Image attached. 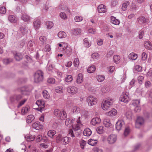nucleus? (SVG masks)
I'll use <instances>...</instances> for the list:
<instances>
[{
    "label": "nucleus",
    "mask_w": 152,
    "mask_h": 152,
    "mask_svg": "<svg viewBox=\"0 0 152 152\" xmlns=\"http://www.w3.org/2000/svg\"><path fill=\"white\" fill-rule=\"evenodd\" d=\"M104 127L103 126H99L97 128L96 131L97 132L100 134H102L104 132L103 129Z\"/></svg>",
    "instance_id": "obj_41"
},
{
    "label": "nucleus",
    "mask_w": 152,
    "mask_h": 152,
    "mask_svg": "<svg viewBox=\"0 0 152 152\" xmlns=\"http://www.w3.org/2000/svg\"><path fill=\"white\" fill-rule=\"evenodd\" d=\"M8 20L11 23H15L17 21L15 17L13 15H10L8 18Z\"/></svg>",
    "instance_id": "obj_34"
},
{
    "label": "nucleus",
    "mask_w": 152,
    "mask_h": 152,
    "mask_svg": "<svg viewBox=\"0 0 152 152\" xmlns=\"http://www.w3.org/2000/svg\"><path fill=\"white\" fill-rule=\"evenodd\" d=\"M84 44L86 47L87 48H89L91 45V44H90L89 42L88 39L86 38L83 40Z\"/></svg>",
    "instance_id": "obj_45"
},
{
    "label": "nucleus",
    "mask_w": 152,
    "mask_h": 152,
    "mask_svg": "<svg viewBox=\"0 0 152 152\" xmlns=\"http://www.w3.org/2000/svg\"><path fill=\"white\" fill-rule=\"evenodd\" d=\"M147 55L146 53L144 52H143L142 54V60L144 61L146 60Z\"/></svg>",
    "instance_id": "obj_60"
},
{
    "label": "nucleus",
    "mask_w": 152,
    "mask_h": 152,
    "mask_svg": "<svg viewBox=\"0 0 152 152\" xmlns=\"http://www.w3.org/2000/svg\"><path fill=\"white\" fill-rule=\"evenodd\" d=\"M31 90L32 89L31 88H28L27 87H25L24 88H23L22 91H23L27 92V93L25 94H27L31 91Z\"/></svg>",
    "instance_id": "obj_52"
},
{
    "label": "nucleus",
    "mask_w": 152,
    "mask_h": 152,
    "mask_svg": "<svg viewBox=\"0 0 152 152\" xmlns=\"http://www.w3.org/2000/svg\"><path fill=\"white\" fill-rule=\"evenodd\" d=\"M117 140V136L115 134H111L109 135L107 138L108 143L110 144H114Z\"/></svg>",
    "instance_id": "obj_5"
},
{
    "label": "nucleus",
    "mask_w": 152,
    "mask_h": 152,
    "mask_svg": "<svg viewBox=\"0 0 152 152\" xmlns=\"http://www.w3.org/2000/svg\"><path fill=\"white\" fill-rule=\"evenodd\" d=\"M86 143V141L83 140H82L80 141V144L81 147L82 149L84 148V146H85Z\"/></svg>",
    "instance_id": "obj_58"
},
{
    "label": "nucleus",
    "mask_w": 152,
    "mask_h": 152,
    "mask_svg": "<svg viewBox=\"0 0 152 152\" xmlns=\"http://www.w3.org/2000/svg\"><path fill=\"white\" fill-rule=\"evenodd\" d=\"M63 91V88L62 86H58L56 88L55 91L58 93H62Z\"/></svg>",
    "instance_id": "obj_44"
},
{
    "label": "nucleus",
    "mask_w": 152,
    "mask_h": 152,
    "mask_svg": "<svg viewBox=\"0 0 152 152\" xmlns=\"http://www.w3.org/2000/svg\"><path fill=\"white\" fill-rule=\"evenodd\" d=\"M125 115L127 118L129 119H132L133 117V115L131 110H129L125 114Z\"/></svg>",
    "instance_id": "obj_39"
},
{
    "label": "nucleus",
    "mask_w": 152,
    "mask_h": 152,
    "mask_svg": "<svg viewBox=\"0 0 152 152\" xmlns=\"http://www.w3.org/2000/svg\"><path fill=\"white\" fill-rule=\"evenodd\" d=\"M36 104L38 106L39 109H40L39 110V111L42 112L44 109V102L40 100H38L36 102Z\"/></svg>",
    "instance_id": "obj_10"
},
{
    "label": "nucleus",
    "mask_w": 152,
    "mask_h": 152,
    "mask_svg": "<svg viewBox=\"0 0 152 152\" xmlns=\"http://www.w3.org/2000/svg\"><path fill=\"white\" fill-rule=\"evenodd\" d=\"M28 28L25 25H23L21 26L20 29L19 31L20 34V37L23 36L25 34L27 33Z\"/></svg>",
    "instance_id": "obj_9"
},
{
    "label": "nucleus",
    "mask_w": 152,
    "mask_h": 152,
    "mask_svg": "<svg viewBox=\"0 0 152 152\" xmlns=\"http://www.w3.org/2000/svg\"><path fill=\"white\" fill-rule=\"evenodd\" d=\"M113 60L114 62L116 63H118L120 60V57L118 55H115L113 56Z\"/></svg>",
    "instance_id": "obj_49"
},
{
    "label": "nucleus",
    "mask_w": 152,
    "mask_h": 152,
    "mask_svg": "<svg viewBox=\"0 0 152 152\" xmlns=\"http://www.w3.org/2000/svg\"><path fill=\"white\" fill-rule=\"evenodd\" d=\"M46 25L47 28L48 29L51 28L53 26V23L52 22H48L46 23Z\"/></svg>",
    "instance_id": "obj_53"
},
{
    "label": "nucleus",
    "mask_w": 152,
    "mask_h": 152,
    "mask_svg": "<svg viewBox=\"0 0 152 152\" xmlns=\"http://www.w3.org/2000/svg\"><path fill=\"white\" fill-rule=\"evenodd\" d=\"M30 110V107L27 106L23 107L21 110V113L22 115H24L27 113Z\"/></svg>",
    "instance_id": "obj_19"
},
{
    "label": "nucleus",
    "mask_w": 152,
    "mask_h": 152,
    "mask_svg": "<svg viewBox=\"0 0 152 152\" xmlns=\"http://www.w3.org/2000/svg\"><path fill=\"white\" fill-rule=\"evenodd\" d=\"M140 102V100H133L132 104L134 106H139Z\"/></svg>",
    "instance_id": "obj_55"
},
{
    "label": "nucleus",
    "mask_w": 152,
    "mask_h": 152,
    "mask_svg": "<svg viewBox=\"0 0 152 152\" xmlns=\"http://www.w3.org/2000/svg\"><path fill=\"white\" fill-rule=\"evenodd\" d=\"M114 99L110 98H108L106 100L103 101L102 103V107L104 110H107L112 105Z\"/></svg>",
    "instance_id": "obj_2"
},
{
    "label": "nucleus",
    "mask_w": 152,
    "mask_h": 152,
    "mask_svg": "<svg viewBox=\"0 0 152 152\" xmlns=\"http://www.w3.org/2000/svg\"><path fill=\"white\" fill-rule=\"evenodd\" d=\"M6 9L5 7H1L0 8V13L1 14H4L6 12Z\"/></svg>",
    "instance_id": "obj_62"
},
{
    "label": "nucleus",
    "mask_w": 152,
    "mask_h": 152,
    "mask_svg": "<svg viewBox=\"0 0 152 152\" xmlns=\"http://www.w3.org/2000/svg\"><path fill=\"white\" fill-rule=\"evenodd\" d=\"M22 98L23 96L22 95L15 94L10 97V100L12 103H17L19 102L17 105V107L19 108L24 104L27 100V99H24L20 101Z\"/></svg>",
    "instance_id": "obj_1"
},
{
    "label": "nucleus",
    "mask_w": 152,
    "mask_h": 152,
    "mask_svg": "<svg viewBox=\"0 0 152 152\" xmlns=\"http://www.w3.org/2000/svg\"><path fill=\"white\" fill-rule=\"evenodd\" d=\"M59 117L62 120H64L66 119L67 118V115L66 112L64 111H62Z\"/></svg>",
    "instance_id": "obj_37"
},
{
    "label": "nucleus",
    "mask_w": 152,
    "mask_h": 152,
    "mask_svg": "<svg viewBox=\"0 0 152 152\" xmlns=\"http://www.w3.org/2000/svg\"><path fill=\"white\" fill-rule=\"evenodd\" d=\"M32 127L38 130L42 128V125L39 122L37 121L32 124Z\"/></svg>",
    "instance_id": "obj_13"
},
{
    "label": "nucleus",
    "mask_w": 152,
    "mask_h": 152,
    "mask_svg": "<svg viewBox=\"0 0 152 152\" xmlns=\"http://www.w3.org/2000/svg\"><path fill=\"white\" fill-rule=\"evenodd\" d=\"M70 138L67 137H63L61 143L64 145L67 144H68L69 142Z\"/></svg>",
    "instance_id": "obj_26"
},
{
    "label": "nucleus",
    "mask_w": 152,
    "mask_h": 152,
    "mask_svg": "<svg viewBox=\"0 0 152 152\" xmlns=\"http://www.w3.org/2000/svg\"><path fill=\"white\" fill-rule=\"evenodd\" d=\"M25 137L26 140L28 141H33L35 138L34 136L28 134L26 135Z\"/></svg>",
    "instance_id": "obj_30"
},
{
    "label": "nucleus",
    "mask_w": 152,
    "mask_h": 152,
    "mask_svg": "<svg viewBox=\"0 0 152 152\" xmlns=\"http://www.w3.org/2000/svg\"><path fill=\"white\" fill-rule=\"evenodd\" d=\"M3 61V63L4 64L7 65L12 62V60L10 58H6L4 59Z\"/></svg>",
    "instance_id": "obj_48"
},
{
    "label": "nucleus",
    "mask_w": 152,
    "mask_h": 152,
    "mask_svg": "<svg viewBox=\"0 0 152 152\" xmlns=\"http://www.w3.org/2000/svg\"><path fill=\"white\" fill-rule=\"evenodd\" d=\"M74 120V119L72 118H69L67 119L65 122L66 126L68 127L72 126Z\"/></svg>",
    "instance_id": "obj_12"
},
{
    "label": "nucleus",
    "mask_w": 152,
    "mask_h": 152,
    "mask_svg": "<svg viewBox=\"0 0 152 152\" xmlns=\"http://www.w3.org/2000/svg\"><path fill=\"white\" fill-rule=\"evenodd\" d=\"M71 32L72 35L76 36L80 35L81 31V29L77 28L72 30Z\"/></svg>",
    "instance_id": "obj_14"
},
{
    "label": "nucleus",
    "mask_w": 152,
    "mask_h": 152,
    "mask_svg": "<svg viewBox=\"0 0 152 152\" xmlns=\"http://www.w3.org/2000/svg\"><path fill=\"white\" fill-rule=\"evenodd\" d=\"M130 100L129 94L127 92L124 94V103L129 102Z\"/></svg>",
    "instance_id": "obj_43"
},
{
    "label": "nucleus",
    "mask_w": 152,
    "mask_h": 152,
    "mask_svg": "<svg viewBox=\"0 0 152 152\" xmlns=\"http://www.w3.org/2000/svg\"><path fill=\"white\" fill-rule=\"evenodd\" d=\"M111 22L113 24L115 25H118L120 23V21L116 19V18L113 16H112L111 18Z\"/></svg>",
    "instance_id": "obj_22"
},
{
    "label": "nucleus",
    "mask_w": 152,
    "mask_h": 152,
    "mask_svg": "<svg viewBox=\"0 0 152 152\" xmlns=\"http://www.w3.org/2000/svg\"><path fill=\"white\" fill-rule=\"evenodd\" d=\"M96 70V67L94 66H90L87 69V71L89 73H91L94 72Z\"/></svg>",
    "instance_id": "obj_38"
},
{
    "label": "nucleus",
    "mask_w": 152,
    "mask_h": 152,
    "mask_svg": "<svg viewBox=\"0 0 152 152\" xmlns=\"http://www.w3.org/2000/svg\"><path fill=\"white\" fill-rule=\"evenodd\" d=\"M144 46L147 49L151 50L152 49V44L149 41H145L144 42Z\"/></svg>",
    "instance_id": "obj_18"
},
{
    "label": "nucleus",
    "mask_w": 152,
    "mask_h": 152,
    "mask_svg": "<svg viewBox=\"0 0 152 152\" xmlns=\"http://www.w3.org/2000/svg\"><path fill=\"white\" fill-rule=\"evenodd\" d=\"M92 133L91 131V129L89 128H86L84 130L83 134V135L86 136H90Z\"/></svg>",
    "instance_id": "obj_24"
},
{
    "label": "nucleus",
    "mask_w": 152,
    "mask_h": 152,
    "mask_svg": "<svg viewBox=\"0 0 152 152\" xmlns=\"http://www.w3.org/2000/svg\"><path fill=\"white\" fill-rule=\"evenodd\" d=\"M47 82L48 83L53 84L55 83V79L53 78H49L47 80Z\"/></svg>",
    "instance_id": "obj_63"
},
{
    "label": "nucleus",
    "mask_w": 152,
    "mask_h": 152,
    "mask_svg": "<svg viewBox=\"0 0 152 152\" xmlns=\"http://www.w3.org/2000/svg\"><path fill=\"white\" fill-rule=\"evenodd\" d=\"M43 79V72L41 70L37 71L34 75V81L35 82L38 83L42 81Z\"/></svg>",
    "instance_id": "obj_3"
},
{
    "label": "nucleus",
    "mask_w": 152,
    "mask_h": 152,
    "mask_svg": "<svg viewBox=\"0 0 152 152\" xmlns=\"http://www.w3.org/2000/svg\"><path fill=\"white\" fill-rule=\"evenodd\" d=\"M34 116L32 115H28L27 117L26 122L28 123H30L34 119Z\"/></svg>",
    "instance_id": "obj_28"
},
{
    "label": "nucleus",
    "mask_w": 152,
    "mask_h": 152,
    "mask_svg": "<svg viewBox=\"0 0 152 152\" xmlns=\"http://www.w3.org/2000/svg\"><path fill=\"white\" fill-rule=\"evenodd\" d=\"M58 36L60 38H63L66 37V34L64 32L61 31L58 33Z\"/></svg>",
    "instance_id": "obj_35"
},
{
    "label": "nucleus",
    "mask_w": 152,
    "mask_h": 152,
    "mask_svg": "<svg viewBox=\"0 0 152 152\" xmlns=\"http://www.w3.org/2000/svg\"><path fill=\"white\" fill-rule=\"evenodd\" d=\"M83 82V75L81 73L78 74V76L76 80V82L77 84H80Z\"/></svg>",
    "instance_id": "obj_25"
},
{
    "label": "nucleus",
    "mask_w": 152,
    "mask_h": 152,
    "mask_svg": "<svg viewBox=\"0 0 152 152\" xmlns=\"http://www.w3.org/2000/svg\"><path fill=\"white\" fill-rule=\"evenodd\" d=\"M67 90L69 93L74 94L77 92V88L75 86H70L67 87Z\"/></svg>",
    "instance_id": "obj_7"
},
{
    "label": "nucleus",
    "mask_w": 152,
    "mask_h": 152,
    "mask_svg": "<svg viewBox=\"0 0 152 152\" xmlns=\"http://www.w3.org/2000/svg\"><path fill=\"white\" fill-rule=\"evenodd\" d=\"M74 20L76 22H79L83 20V18L81 16H76L75 17Z\"/></svg>",
    "instance_id": "obj_51"
},
{
    "label": "nucleus",
    "mask_w": 152,
    "mask_h": 152,
    "mask_svg": "<svg viewBox=\"0 0 152 152\" xmlns=\"http://www.w3.org/2000/svg\"><path fill=\"white\" fill-rule=\"evenodd\" d=\"M88 143L92 146H94L97 143V141L96 140L90 139L88 141Z\"/></svg>",
    "instance_id": "obj_40"
},
{
    "label": "nucleus",
    "mask_w": 152,
    "mask_h": 152,
    "mask_svg": "<svg viewBox=\"0 0 152 152\" xmlns=\"http://www.w3.org/2000/svg\"><path fill=\"white\" fill-rule=\"evenodd\" d=\"M107 114V115L109 116H114L117 114V111L115 109H113Z\"/></svg>",
    "instance_id": "obj_32"
},
{
    "label": "nucleus",
    "mask_w": 152,
    "mask_h": 152,
    "mask_svg": "<svg viewBox=\"0 0 152 152\" xmlns=\"http://www.w3.org/2000/svg\"><path fill=\"white\" fill-rule=\"evenodd\" d=\"M103 124L105 126V127H112L113 125L110 122V121L109 119H105L103 121Z\"/></svg>",
    "instance_id": "obj_17"
},
{
    "label": "nucleus",
    "mask_w": 152,
    "mask_h": 152,
    "mask_svg": "<svg viewBox=\"0 0 152 152\" xmlns=\"http://www.w3.org/2000/svg\"><path fill=\"white\" fill-rule=\"evenodd\" d=\"M138 19V22L140 24L146 23L148 20V19H147L145 17L143 16L139 17Z\"/></svg>",
    "instance_id": "obj_27"
},
{
    "label": "nucleus",
    "mask_w": 152,
    "mask_h": 152,
    "mask_svg": "<svg viewBox=\"0 0 152 152\" xmlns=\"http://www.w3.org/2000/svg\"><path fill=\"white\" fill-rule=\"evenodd\" d=\"M99 55L97 53H94L92 54L91 55V57L92 58L94 59H97L99 58Z\"/></svg>",
    "instance_id": "obj_57"
},
{
    "label": "nucleus",
    "mask_w": 152,
    "mask_h": 152,
    "mask_svg": "<svg viewBox=\"0 0 152 152\" xmlns=\"http://www.w3.org/2000/svg\"><path fill=\"white\" fill-rule=\"evenodd\" d=\"M79 64V61L78 58H76L75 59L74 61V64L75 67L78 66Z\"/></svg>",
    "instance_id": "obj_59"
},
{
    "label": "nucleus",
    "mask_w": 152,
    "mask_h": 152,
    "mask_svg": "<svg viewBox=\"0 0 152 152\" xmlns=\"http://www.w3.org/2000/svg\"><path fill=\"white\" fill-rule=\"evenodd\" d=\"M60 16L61 18L63 19H66L67 18V17L64 12L60 13Z\"/></svg>",
    "instance_id": "obj_64"
},
{
    "label": "nucleus",
    "mask_w": 152,
    "mask_h": 152,
    "mask_svg": "<svg viewBox=\"0 0 152 152\" xmlns=\"http://www.w3.org/2000/svg\"><path fill=\"white\" fill-rule=\"evenodd\" d=\"M86 101L88 105L91 106L96 103L97 99L95 97L92 96H90L87 98Z\"/></svg>",
    "instance_id": "obj_4"
},
{
    "label": "nucleus",
    "mask_w": 152,
    "mask_h": 152,
    "mask_svg": "<svg viewBox=\"0 0 152 152\" xmlns=\"http://www.w3.org/2000/svg\"><path fill=\"white\" fill-rule=\"evenodd\" d=\"M80 108L77 106H75L73 108V112L74 113L77 114L79 113L80 111Z\"/></svg>",
    "instance_id": "obj_47"
},
{
    "label": "nucleus",
    "mask_w": 152,
    "mask_h": 152,
    "mask_svg": "<svg viewBox=\"0 0 152 152\" xmlns=\"http://www.w3.org/2000/svg\"><path fill=\"white\" fill-rule=\"evenodd\" d=\"M137 54L134 53H132L129 54V57L130 59L132 60H135L137 58Z\"/></svg>",
    "instance_id": "obj_21"
},
{
    "label": "nucleus",
    "mask_w": 152,
    "mask_h": 152,
    "mask_svg": "<svg viewBox=\"0 0 152 152\" xmlns=\"http://www.w3.org/2000/svg\"><path fill=\"white\" fill-rule=\"evenodd\" d=\"M144 123L143 118L141 117L137 118L135 123V126L137 128H139L141 126H142Z\"/></svg>",
    "instance_id": "obj_6"
},
{
    "label": "nucleus",
    "mask_w": 152,
    "mask_h": 152,
    "mask_svg": "<svg viewBox=\"0 0 152 152\" xmlns=\"http://www.w3.org/2000/svg\"><path fill=\"white\" fill-rule=\"evenodd\" d=\"M135 69L136 71L140 72L142 71V67L140 65H137L135 66Z\"/></svg>",
    "instance_id": "obj_61"
},
{
    "label": "nucleus",
    "mask_w": 152,
    "mask_h": 152,
    "mask_svg": "<svg viewBox=\"0 0 152 152\" xmlns=\"http://www.w3.org/2000/svg\"><path fill=\"white\" fill-rule=\"evenodd\" d=\"M97 9L98 12L100 13H105L107 10L106 6L103 4L99 5Z\"/></svg>",
    "instance_id": "obj_8"
},
{
    "label": "nucleus",
    "mask_w": 152,
    "mask_h": 152,
    "mask_svg": "<svg viewBox=\"0 0 152 152\" xmlns=\"http://www.w3.org/2000/svg\"><path fill=\"white\" fill-rule=\"evenodd\" d=\"M63 137L60 134H58L56 137V140L58 142H61Z\"/></svg>",
    "instance_id": "obj_54"
},
{
    "label": "nucleus",
    "mask_w": 152,
    "mask_h": 152,
    "mask_svg": "<svg viewBox=\"0 0 152 152\" xmlns=\"http://www.w3.org/2000/svg\"><path fill=\"white\" fill-rule=\"evenodd\" d=\"M72 79V77L71 75H68L65 78V81L67 82H71Z\"/></svg>",
    "instance_id": "obj_56"
},
{
    "label": "nucleus",
    "mask_w": 152,
    "mask_h": 152,
    "mask_svg": "<svg viewBox=\"0 0 152 152\" xmlns=\"http://www.w3.org/2000/svg\"><path fill=\"white\" fill-rule=\"evenodd\" d=\"M80 117H79L78 118V119L76 121V122L77 124L76 125L74 126L72 125V128L73 129L74 131H76L79 130L80 129V125H81V122L80 120Z\"/></svg>",
    "instance_id": "obj_11"
},
{
    "label": "nucleus",
    "mask_w": 152,
    "mask_h": 152,
    "mask_svg": "<svg viewBox=\"0 0 152 152\" xmlns=\"http://www.w3.org/2000/svg\"><path fill=\"white\" fill-rule=\"evenodd\" d=\"M56 134V132L54 130H50L48 132V135L50 138H53L54 136Z\"/></svg>",
    "instance_id": "obj_33"
},
{
    "label": "nucleus",
    "mask_w": 152,
    "mask_h": 152,
    "mask_svg": "<svg viewBox=\"0 0 152 152\" xmlns=\"http://www.w3.org/2000/svg\"><path fill=\"white\" fill-rule=\"evenodd\" d=\"M14 57L17 61H19L22 59L23 56L20 53H17L15 55Z\"/></svg>",
    "instance_id": "obj_29"
},
{
    "label": "nucleus",
    "mask_w": 152,
    "mask_h": 152,
    "mask_svg": "<svg viewBox=\"0 0 152 152\" xmlns=\"http://www.w3.org/2000/svg\"><path fill=\"white\" fill-rule=\"evenodd\" d=\"M21 19L25 22H27L30 20V17L26 13L22 14Z\"/></svg>",
    "instance_id": "obj_31"
},
{
    "label": "nucleus",
    "mask_w": 152,
    "mask_h": 152,
    "mask_svg": "<svg viewBox=\"0 0 152 152\" xmlns=\"http://www.w3.org/2000/svg\"><path fill=\"white\" fill-rule=\"evenodd\" d=\"M61 112L57 109L54 110V113L55 115L57 117H59L61 115Z\"/></svg>",
    "instance_id": "obj_46"
},
{
    "label": "nucleus",
    "mask_w": 152,
    "mask_h": 152,
    "mask_svg": "<svg viewBox=\"0 0 152 152\" xmlns=\"http://www.w3.org/2000/svg\"><path fill=\"white\" fill-rule=\"evenodd\" d=\"M101 121L100 119L99 118L96 117L93 118L91 121V124L92 125L95 126L100 123Z\"/></svg>",
    "instance_id": "obj_15"
},
{
    "label": "nucleus",
    "mask_w": 152,
    "mask_h": 152,
    "mask_svg": "<svg viewBox=\"0 0 152 152\" xmlns=\"http://www.w3.org/2000/svg\"><path fill=\"white\" fill-rule=\"evenodd\" d=\"M41 22L39 20H37L33 22V25L36 29H38L40 26Z\"/></svg>",
    "instance_id": "obj_20"
},
{
    "label": "nucleus",
    "mask_w": 152,
    "mask_h": 152,
    "mask_svg": "<svg viewBox=\"0 0 152 152\" xmlns=\"http://www.w3.org/2000/svg\"><path fill=\"white\" fill-rule=\"evenodd\" d=\"M64 48H63V49H66V53L68 55L70 54L72 51V49L68 46V45L67 43H64Z\"/></svg>",
    "instance_id": "obj_23"
},
{
    "label": "nucleus",
    "mask_w": 152,
    "mask_h": 152,
    "mask_svg": "<svg viewBox=\"0 0 152 152\" xmlns=\"http://www.w3.org/2000/svg\"><path fill=\"white\" fill-rule=\"evenodd\" d=\"M123 122V120H119L116 124V128L118 131H120L122 127V123Z\"/></svg>",
    "instance_id": "obj_16"
},
{
    "label": "nucleus",
    "mask_w": 152,
    "mask_h": 152,
    "mask_svg": "<svg viewBox=\"0 0 152 152\" xmlns=\"http://www.w3.org/2000/svg\"><path fill=\"white\" fill-rule=\"evenodd\" d=\"M96 78L98 82H102L105 79V77L102 75H98L96 77Z\"/></svg>",
    "instance_id": "obj_36"
},
{
    "label": "nucleus",
    "mask_w": 152,
    "mask_h": 152,
    "mask_svg": "<svg viewBox=\"0 0 152 152\" xmlns=\"http://www.w3.org/2000/svg\"><path fill=\"white\" fill-rule=\"evenodd\" d=\"M42 94L44 97L46 99H48L50 98V96L48 92L46 90L43 91Z\"/></svg>",
    "instance_id": "obj_42"
},
{
    "label": "nucleus",
    "mask_w": 152,
    "mask_h": 152,
    "mask_svg": "<svg viewBox=\"0 0 152 152\" xmlns=\"http://www.w3.org/2000/svg\"><path fill=\"white\" fill-rule=\"evenodd\" d=\"M130 132V130L129 128L128 127H126L125 130H124V137L126 136Z\"/></svg>",
    "instance_id": "obj_50"
}]
</instances>
